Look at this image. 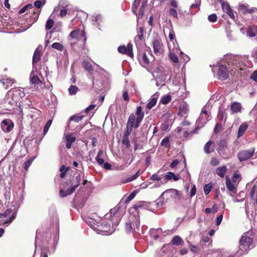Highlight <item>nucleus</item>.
Listing matches in <instances>:
<instances>
[{
  "instance_id": "obj_1",
  "label": "nucleus",
  "mask_w": 257,
  "mask_h": 257,
  "mask_svg": "<svg viewBox=\"0 0 257 257\" xmlns=\"http://www.w3.org/2000/svg\"><path fill=\"white\" fill-rule=\"evenodd\" d=\"M119 207H115L110 210L109 213L105 215L106 218L109 217V220H102L97 223V231L105 232V235L111 234L114 231L113 225L116 226L120 220V215H118Z\"/></svg>"
},
{
  "instance_id": "obj_2",
  "label": "nucleus",
  "mask_w": 257,
  "mask_h": 257,
  "mask_svg": "<svg viewBox=\"0 0 257 257\" xmlns=\"http://www.w3.org/2000/svg\"><path fill=\"white\" fill-rule=\"evenodd\" d=\"M224 60L228 65L229 71L235 73L238 70H242L243 67L246 65L247 58L245 56L229 54L224 56Z\"/></svg>"
},
{
  "instance_id": "obj_3",
  "label": "nucleus",
  "mask_w": 257,
  "mask_h": 257,
  "mask_svg": "<svg viewBox=\"0 0 257 257\" xmlns=\"http://www.w3.org/2000/svg\"><path fill=\"white\" fill-rule=\"evenodd\" d=\"M251 231H248L243 233L239 240V253L242 254L249 249L252 242V238L251 237Z\"/></svg>"
},
{
  "instance_id": "obj_4",
  "label": "nucleus",
  "mask_w": 257,
  "mask_h": 257,
  "mask_svg": "<svg viewBox=\"0 0 257 257\" xmlns=\"http://www.w3.org/2000/svg\"><path fill=\"white\" fill-rule=\"evenodd\" d=\"M169 197L178 199H181V198L178 190L174 189L166 190L162 193L160 197L158 199L160 203L162 202L160 204V206H162L164 203L167 202Z\"/></svg>"
},
{
  "instance_id": "obj_5",
  "label": "nucleus",
  "mask_w": 257,
  "mask_h": 257,
  "mask_svg": "<svg viewBox=\"0 0 257 257\" xmlns=\"http://www.w3.org/2000/svg\"><path fill=\"white\" fill-rule=\"evenodd\" d=\"M25 96L23 89L20 88H14L9 90L7 94L6 97H11L12 99L15 100L19 103H20L21 99Z\"/></svg>"
},
{
  "instance_id": "obj_6",
  "label": "nucleus",
  "mask_w": 257,
  "mask_h": 257,
  "mask_svg": "<svg viewBox=\"0 0 257 257\" xmlns=\"http://www.w3.org/2000/svg\"><path fill=\"white\" fill-rule=\"evenodd\" d=\"M153 205H157L158 207H159L160 206V202L158 201L157 202H154L151 203L145 201H140L136 204L134 205L132 209H134L135 210L144 209L152 210V206Z\"/></svg>"
},
{
  "instance_id": "obj_7",
  "label": "nucleus",
  "mask_w": 257,
  "mask_h": 257,
  "mask_svg": "<svg viewBox=\"0 0 257 257\" xmlns=\"http://www.w3.org/2000/svg\"><path fill=\"white\" fill-rule=\"evenodd\" d=\"M254 152L253 148L249 150H242L238 152L237 158L240 162L245 161L252 156Z\"/></svg>"
},
{
  "instance_id": "obj_8",
  "label": "nucleus",
  "mask_w": 257,
  "mask_h": 257,
  "mask_svg": "<svg viewBox=\"0 0 257 257\" xmlns=\"http://www.w3.org/2000/svg\"><path fill=\"white\" fill-rule=\"evenodd\" d=\"M5 101V107H6V109L11 111L18 107L20 110H21L20 103H19L15 100L12 99L11 97L6 96Z\"/></svg>"
},
{
  "instance_id": "obj_9",
  "label": "nucleus",
  "mask_w": 257,
  "mask_h": 257,
  "mask_svg": "<svg viewBox=\"0 0 257 257\" xmlns=\"http://www.w3.org/2000/svg\"><path fill=\"white\" fill-rule=\"evenodd\" d=\"M69 36L73 39H76L79 40L82 39V42L84 43H85L86 41V36L84 31H80L79 29L72 31Z\"/></svg>"
},
{
  "instance_id": "obj_10",
  "label": "nucleus",
  "mask_w": 257,
  "mask_h": 257,
  "mask_svg": "<svg viewBox=\"0 0 257 257\" xmlns=\"http://www.w3.org/2000/svg\"><path fill=\"white\" fill-rule=\"evenodd\" d=\"M218 78L220 80H226L228 77V68L224 65L219 64Z\"/></svg>"
},
{
  "instance_id": "obj_11",
  "label": "nucleus",
  "mask_w": 257,
  "mask_h": 257,
  "mask_svg": "<svg viewBox=\"0 0 257 257\" xmlns=\"http://www.w3.org/2000/svg\"><path fill=\"white\" fill-rule=\"evenodd\" d=\"M152 44L154 49V52L155 54L160 55L163 53L164 46L160 39H155L153 41Z\"/></svg>"
},
{
  "instance_id": "obj_12",
  "label": "nucleus",
  "mask_w": 257,
  "mask_h": 257,
  "mask_svg": "<svg viewBox=\"0 0 257 257\" xmlns=\"http://www.w3.org/2000/svg\"><path fill=\"white\" fill-rule=\"evenodd\" d=\"M17 215V211L15 210H13L12 209H7L6 212L4 213V216L5 217H9L7 220L5 221L4 222L1 223L0 224H6V223H9L13 221V220L15 219V218L16 217Z\"/></svg>"
},
{
  "instance_id": "obj_13",
  "label": "nucleus",
  "mask_w": 257,
  "mask_h": 257,
  "mask_svg": "<svg viewBox=\"0 0 257 257\" xmlns=\"http://www.w3.org/2000/svg\"><path fill=\"white\" fill-rule=\"evenodd\" d=\"M14 123L10 119H4L1 123V127L5 132H10L14 128Z\"/></svg>"
},
{
  "instance_id": "obj_14",
  "label": "nucleus",
  "mask_w": 257,
  "mask_h": 257,
  "mask_svg": "<svg viewBox=\"0 0 257 257\" xmlns=\"http://www.w3.org/2000/svg\"><path fill=\"white\" fill-rule=\"evenodd\" d=\"M83 118V115H81V116L76 115H72L70 117L69 121L67 125L68 129L70 131L75 130L77 128V127H76L75 126H72V121H74L75 122H79Z\"/></svg>"
},
{
  "instance_id": "obj_15",
  "label": "nucleus",
  "mask_w": 257,
  "mask_h": 257,
  "mask_svg": "<svg viewBox=\"0 0 257 257\" xmlns=\"http://www.w3.org/2000/svg\"><path fill=\"white\" fill-rule=\"evenodd\" d=\"M138 59L140 63L144 67L148 66L149 64V60L146 53L142 52L140 50L138 51Z\"/></svg>"
},
{
  "instance_id": "obj_16",
  "label": "nucleus",
  "mask_w": 257,
  "mask_h": 257,
  "mask_svg": "<svg viewBox=\"0 0 257 257\" xmlns=\"http://www.w3.org/2000/svg\"><path fill=\"white\" fill-rule=\"evenodd\" d=\"M239 11L243 14H245L246 13L252 14L256 12L257 9L255 8L248 9L247 6L245 5H240L239 6Z\"/></svg>"
},
{
  "instance_id": "obj_17",
  "label": "nucleus",
  "mask_w": 257,
  "mask_h": 257,
  "mask_svg": "<svg viewBox=\"0 0 257 257\" xmlns=\"http://www.w3.org/2000/svg\"><path fill=\"white\" fill-rule=\"evenodd\" d=\"M158 96L159 95L157 93H156L152 96V99L146 105V107L148 109H151L156 105Z\"/></svg>"
},
{
  "instance_id": "obj_18",
  "label": "nucleus",
  "mask_w": 257,
  "mask_h": 257,
  "mask_svg": "<svg viewBox=\"0 0 257 257\" xmlns=\"http://www.w3.org/2000/svg\"><path fill=\"white\" fill-rule=\"evenodd\" d=\"M30 82L33 84H42V81L40 80L37 75L33 71L31 72L30 76Z\"/></svg>"
},
{
  "instance_id": "obj_19",
  "label": "nucleus",
  "mask_w": 257,
  "mask_h": 257,
  "mask_svg": "<svg viewBox=\"0 0 257 257\" xmlns=\"http://www.w3.org/2000/svg\"><path fill=\"white\" fill-rule=\"evenodd\" d=\"M207 110L205 106L202 108L200 116L197 121L198 124H199V121H201L202 123H205L207 122V121L208 120V118L207 117L205 118L203 115H207Z\"/></svg>"
},
{
  "instance_id": "obj_20",
  "label": "nucleus",
  "mask_w": 257,
  "mask_h": 257,
  "mask_svg": "<svg viewBox=\"0 0 257 257\" xmlns=\"http://www.w3.org/2000/svg\"><path fill=\"white\" fill-rule=\"evenodd\" d=\"M226 186L227 188L233 193H236L237 189L235 185L232 183L230 180L226 177Z\"/></svg>"
},
{
  "instance_id": "obj_21",
  "label": "nucleus",
  "mask_w": 257,
  "mask_h": 257,
  "mask_svg": "<svg viewBox=\"0 0 257 257\" xmlns=\"http://www.w3.org/2000/svg\"><path fill=\"white\" fill-rule=\"evenodd\" d=\"M66 147L67 149H70L71 148L72 143L75 141L76 138L73 137L71 134H68L66 136Z\"/></svg>"
},
{
  "instance_id": "obj_22",
  "label": "nucleus",
  "mask_w": 257,
  "mask_h": 257,
  "mask_svg": "<svg viewBox=\"0 0 257 257\" xmlns=\"http://www.w3.org/2000/svg\"><path fill=\"white\" fill-rule=\"evenodd\" d=\"M188 107V105L185 102L181 104L179 108V111L178 113L179 115H180L181 116L185 117L187 113Z\"/></svg>"
},
{
  "instance_id": "obj_23",
  "label": "nucleus",
  "mask_w": 257,
  "mask_h": 257,
  "mask_svg": "<svg viewBox=\"0 0 257 257\" xmlns=\"http://www.w3.org/2000/svg\"><path fill=\"white\" fill-rule=\"evenodd\" d=\"M146 3H147V1L146 2H144L140 9H139V13L138 14H137V15H136L137 16V23L138 24L139 23V22L140 20H141L143 16H144V10H145V8L146 6Z\"/></svg>"
},
{
  "instance_id": "obj_24",
  "label": "nucleus",
  "mask_w": 257,
  "mask_h": 257,
  "mask_svg": "<svg viewBox=\"0 0 257 257\" xmlns=\"http://www.w3.org/2000/svg\"><path fill=\"white\" fill-rule=\"evenodd\" d=\"M241 108V104L237 102L232 103L230 106V109L233 113H237L240 111Z\"/></svg>"
},
{
  "instance_id": "obj_25",
  "label": "nucleus",
  "mask_w": 257,
  "mask_h": 257,
  "mask_svg": "<svg viewBox=\"0 0 257 257\" xmlns=\"http://www.w3.org/2000/svg\"><path fill=\"white\" fill-rule=\"evenodd\" d=\"M248 125L245 122L242 123L239 127L237 138H239L243 136L244 132L246 131L248 128Z\"/></svg>"
},
{
  "instance_id": "obj_26",
  "label": "nucleus",
  "mask_w": 257,
  "mask_h": 257,
  "mask_svg": "<svg viewBox=\"0 0 257 257\" xmlns=\"http://www.w3.org/2000/svg\"><path fill=\"white\" fill-rule=\"evenodd\" d=\"M227 169L226 167L225 166H223L221 167H218L216 169V173L218 176H219L221 178H223L227 171Z\"/></svg>"
},
{
  "instance_id": "obj_27",
  "label": "nucleus",
  "mask_w": 257,
  "mask_h": 257,
  "mask_svg": "<svg viewBox=\"0 0 257 257\" xmlns=\"http://www.w3.org/2000/svg\"><path fill=\"white\" fill-rule=\"evenodd\" d=\"M180 177L179 175H175L174 173L169 172L165 175V179L167 180L173 179L174 181H177L180 179Z\"/></svg>"
},
{
  "instance_id": "obj_28",
  "label": "nucleus",
  "mask_w": 257,
  "mask_h": 257,
  "mask_svg": "<svg viewBox=\"0 0 257 257\" xmlns=\"http://www.w3.org/2000/svg\"><path fill=\"white\" fill-rule=\"evenodd\" d=\"M136 117L134 113H132L130 115L127 121L126 127L132 128L134 127V122L135 121Z\"/></svg>"
},
{
  "instance_id": "obj_29",
  "label": "nucleus",
  "mask_w": 257,
  "mask_h": 257,
  "mask_svg": "<svg viewBox=\"0 0 257 257\" xmlns=\"http://www.w3.org/2000/svg\"><path fill=\"white\" fill-rule=\"evenodd\" d=\"M82 66L86 71H87L90 74H92L93 69L91 64L86 61H83Z\"/></svg>"
},
{
  "instance_id": "obj_30",
  "label": "nucleus",
  "mask_w": 257,
  "mask_h": 257,
  "mask_svg": "<svg viewBox=\"0 0 257 257\" xmlns=\"http://www.w3.org/2000/svg\"><path fill=\"white\" fill-rule=\"evenodd\" d=\"M41 56V51L38 49H36L35 51L33 57V65L37 63L40 59Z\"/></svg>"
},
{
  "instance_id": "obj_31",
  "label": "nucleus",
  "mask_w": 257,
  "mask_h": 257,
  "mask_svg": "<svg viewBox=\"0 0 257 257\" xmlns=\"http://www.w3.org/2000/svg\"><path fill=\"white\" fill-rule=\"evenodd\" d=\"M213 143H214V142L212 141H209L206 143V144L204 146V151L205 153L209 154L214 151L213 149H212L211 150H210L211 146Z\"/></svg>"
},
{
  "instance_id": "obj_32",
  "label": "nucleus",
  "mask_w": 257,
  "mask_h": 257,
  "mask_svg": "<svg viewBox=\"0 0 257 257\" xmlns=\"http://www.w3.org/2000/svg\"><path fill=\"white\" fill-rule=\"evenodd\" d=\"M14 83V80L11 78H4L3 83L6 88H8L10 86Z\"/></svg>"
},
{
  "instance_id": "obj_33",
  "label": "nucleus",
  "mask_w": 257,
  "mask_h": 257,
  "mask_svg": "<svg viewBox=\"0 0 257 257\" xmlns=\"http://www.w3.org/2000/svg\"><path fill=\"white\" fill-rule=\"evenodd\" d=\"M172 242L173 245H179L183 243V240L180 236L177 235L173 238Z\"/></svg>"
},
{
  "instance_id": "obj_34",
  "label": "nucleus",
  "mask_w": 257,
  "mask_h": 257,
  "mask_svg": "<svg viewBox=\"0 0 257 257\" xmlns=\"http://www.w3.org/2000/svg\"><path fill=\"white\" fill-rule=\"evenodd\" d=\"M136 114L137 116L136 118H140L141 119H143L144 117V112L142 111V108L141 106H138L137 107Z\"/></svg>"
},
{
  "instance_id": "obj_35",
  "label": "nucleus",
  "mask_w": 257,
  "mask_h": 257,
  "mask_svg": "<svg viewBox=\"0 0 257 257\" xmlns=\"http://www.w3.org/2000/svg\"><path fill=\"white\" fill-rule=\"evenodd\" d=\"M93 18H94L92 19L93 24L98 27L99 25V23L101 22L102 17L100 15H97L95 16H93Z\"/></svg>"
},
{
  "instance_id": "obj_36",
  "label": "nucleus",
  "mask_w": 257,
  "mask_h": 257,
  "mask_svg": "<svg viewBox=\"0 0 257 257\" xmlns=\"http://www.w3.org/2000/svg\"><path fill=\"white\" fill-rule=\"evenodd\" d=\"M141 0H135L132 8L133 13L137 15V10L139 6H140Z\"/></svg>"
},
{
  "instance_id": "obj_37",
  "label": "nucleus",
  "mask_w": 257,
  "mask_h": 257,
  "mask_svg": "<svg viewBox=\"0 0 257 257\" xmlns=\"http://www.w3.org/2000/svg\"><path fill=\"white\" fill-rule=\"evenodd\" d=\"M78 90V88L75 85H71L68 89L69 93L70 95H75Z\"/></svg>"
},
{
  "instance_id": "obj_38",
  "label": "nucleus",
  "mask_w": 257,
  "mask_h": 257,
  "mask_svg": "<svg viewBox=\"0 0 257 257\" xmlns=\"http://www.w3.org/2000/svg\"><path fill=\"white\" fill-rule=\"evenodd\" d=\"M86 222L91 228L97 231V228H98V227L96 225L98 222L92 220L87 221Z\"/></svg>"
},
{
  "instance_id": "obj_39",
  "label": "nucleus",
  "mask_w": 257,
  "mask_h": 257,
  "mask_svg": "<svg viewBox=\"0 0 257 257\" xmlns=\"http://www.w3.org/2000/svg\"><path fill=\"white\" fill-rule=\"evenodd\" d=\"M121 142L123 145L125 146L126 148L128 149L131 147V145H130V140L128 139V137L123 136Z\"/></svg>"
},
{
  "instance_id": "obj_40",
  "label": "nucleus",
  "mask_w": 257,
  "mask_h": 257,
  "mask_svg": "<svg viewBox=\"0 0 257 257\" xmlns=\"http://www.w3.org/2000/svg\"><path fill=\"white\" fill-rule=\"evenodd\" d=\"M81 176L79 174H78L77 176H76L74 179L73 180L72 184L77 185L78 187L81 182Z\"/></svg>"
},
{
  "instance_id": "obj_41",
  "label": "nucleus",
  "mask_w": 257,
  "mask_h": 257,
  "mask_svg": "<svg viewBox=\"0 0 257 257\" xmlns=\"http://www.w3.org/2000/svg\"><path fill=\"white\" fill-rule=\"evenodd\" d=\"M171 100V96L170 95H166L163 96L161 99V102L163 104H167Z\"/></svg>"
},
{
  "instance_id": "obj_42",
  "label": "nucleus",
  "mask_w": 257,
  "mask_h": 257,
  "mask_svg": "<svg viewBox=\"0 0 257 257\" xmlns=\"http://www.w3.org/2000/svg\"><path fill=\"white\" fill-rule=\"evenodd\" d=\"M212 189V185L210 184H206L204 186V192L206 195H208Z\"/></svg>"
},
{
  "instance_id": "obj_43",
  "label": "nucleus",
  "mask_w": 257,
  "mask_h": 257,
  "mask_svg": "<svg viewBox=\"0 0 257 257\" xmlns=\"http://www.w3.org/2000/svg\"><path fill=\"white\" fill-rule=\"evenodd\" d=\"M157 230L154 228H152L150 231V234L152 238L155 240H157L159 238V236L156 233Z\"/></svg>"
},
{
  "instance_id": "obj_44",
  "label": "nucleus",
  "mask_w": 257,
  "mask_h": 257,
  "mask_svg": "<svg viewBox=\"0 0 257 257\" xmlns=\"http://www.w3.org/2000/svg\"><path fill=\"white\" fill-rule=\"evenodd\" d=\"M127 55L129 56L131 58H133L134 54L133 52V45L132 44L129 43L127 44L126 47Z\"/></svg>"
},
{
  "instance_id": "obj_45",
  "label": "nucleus",
  "mask_w": 257,
  "mask_h": 257,
  "mask_svg": "<svg viewBox=\"0 0 257 257\" xmlns=\"http://www.w3.org/2000/svg\"><path fill=\"white\" fill-rule=\"evenodd\" d=\"M144 39V35H137V36L135 38V42L136 43V46L138 47L139 45L142 42L143 39Z\"/></svg>"
},
{
  "instance_id": "obj_46",
  "label": "nucleus",
  "mask_w": 257,
  "mask_h": 257,
  "mask_svg": "<svg viewBox=\"0 0 257 257\" xmlns=\"http://www.w3.org/2000/svg\"><path fill=\"white\" fill-rule=\"evenodd\" d=\"M52 120L49 119L47 121V123L45 125L44 127V130H43L44 135H46V133L48 132V131L49 129V127H50V126L52 124Z\"/></svg>"
},
{
  "instance_id": "obj_47",
  "label": "nucleus",
  "mask_w": 257,
  "mask_h": 257,
  "mask_svg": "<svg viewBox=\"0 0 257 257\" xmlns=\"http://www.w3.org/2000/svg\"><path fill=\"white\" fill-rule=\"evenodd\" d=\"M53 25L54 21L52 19L48 20L45 25L46 29L50 30L53 27Z\"/></svg>"
},
{
  "instance_id": "obj_48",
  "label": "nucleus",
  "mask_w": 257,
  "mask_h": 257,
  "mask_svg": "<svg viewBox=\"0 0 257 257\" xmlns=\"http://www.w3.org/2000/svg\"><path fill=\"white\" fill-rule=\"evenodd\" d=\"M52 47L54 49H57L59 51H62L63 48V45L61 44L58 42L54 43L52 45Z\"/></svg>"
},
{
  "instance_id": "obj_49",
  "label": "nucleus",
  "mask_w": 257,
  "mask_h": 257,
  "mask_svg": "<svg viewBox=\"0 0 257 257\" xmlns=\"http://www.w3.org/2000/svg\"><path fill=\"white\" fill-rule=\"evenodd\" d=\"M117 51L121 54H126L127 55L126 47L124 46H120L117 48Z\"/></svg>"
},
{
  "instance_id": "obj_50",
  "label": "nucleus",
  "mask_w": 257,
  "mask_h": 257,
  "mask_svg": "<svg viewBox=\"0 0 257 257\" xmlns=\"http://www.w3.org/2000/svg\"><path fill=\"white\" fill-rule=\"evenodd\" d=\"M221 7L223 11L225 13H226L231 9L229 4L225 2L221 3Z\"/></svg>"
},
{
  "instance_id": "obj_51",
  "label": "nucleus",
  "mask_w": 257,
  "mask_h": 257,
  "mask_svg": "<svg viewBox=\"0 0 257 257\" xmlns=\"http://www.w3.org/2000/svg\"><path fill=\"white\" fill-rule=\"evenodd\" d=\"M139 171H138L135 175L130 177H128L126 181H125V183L126 182H132L133 181H134V180H135L136 179H137L138 176H139Z\"/></svg>"
},
{
  "instance_id": "obj_52",
  "label": "nucleus",
  "mask_w": 257,
  "mask_h": 257,
  "mask_svg": "<svg viewBox=\"0 0 257 257\" xmlns=\"http://www.w3.org/2000/svg\"><path fill=\"white\" fill-rule=\"evenodd\" d=\"M161 144L162 146L168 148L169 146V139L168 137L164 138L161 141Z\"/></svg>"
},
{
  "instance_id": "obj_53",
  "label": "nucleus",
  "mask_w": 257,
  "mask_h": 257,
  "mask_svg": "<svg viewBox=\"0 0 257 257\" xmlns=\"http://www.w3.org/2000/svg\"><path fill=\"white\" fill-rule=\"evenodd\" d=\"M246 34L250 37H253L255 36V33L254 31L251 28L249 27L246 31Z\"/></svg>"
},
{
  "instance_id": "obj_54",
  "label": "nucleus",
  "mask_w": 257,
  "mask_h": 257,
  "mask_svg": "<svg viewBox=\"0 0 257 257\" xmlns=\"http://www.w3.org/2000/svg\"><path fill=\"white\" fill-rule=\"evenodd\" d=\"M33 160H34V159L30 158L25 162V164H24V169L26 171H27L28 168L30 167V166L32 164Z\"/></svg>"
},
{
  "instance_id": "obj_55",
  "label": "nucleus",
  "mask_w": 257,
  "mask_h": 257,
  "mask_svg": "<svg viewBox=\"0 0 257 257\" xmlns=\"http://www.w3.org/2000/svg\"><path fill=\"white\" fill-rule=\"evenodd\" d=\"M220 163L219 161L215 157H213L211 158L210 161V164L213 166H216L218 165Z\"/></svg>"
},
{
  "instance_id": "obj_56",
  "label": "nucleus",
  "mask_w": 257,
  "mask_h": 257,
  "mask_svg": "<svg viewBox=\"0 0 257 257\" xmlns=\"http://www.w3.org/2000/svg\"><path fill=\"white\" fill-rule=\"evenodd\" d=\"M217 19V16L215 14H212L210 15L208 17V20L210 22H215L216 21Z\"/></svg>"
},
{
  "instance_id": "obj_57",
  "label": "nucleus",
  "mask_w": 257,
  "mask_h": 257,
  "mask_svg": "<svg viewBox=\"0 0 257 257\" xmlns=\"http://www.w3.org/2000/svg\"><path fill=\"white\" fill-rule=\"evenodd\" d=\"M199 124H198L196 127V128L195 130H194L193 131H191V132H189L188 131H186L185 132L184 134V137L186 138H187L188 137V136L189 135H190V134H192V133H197L196 131L197 130L199 129Z\"/></svg>"
},
{
  "instance_id": "obj_58",
  "label": "nucleus",
  "mask_w": 257,
  "mask_h": 257,
  "mask_svg": "<svg viewBox=\"0 0 257 257\" xmlns=\"http://www.w3.org/2000/svg\"><path fill=\"white\" fill-rule=\"evenodd\" d=\"M77 187H78L77 185H73V186L71 187L68 188L67 190V194L69 195L72 194L75 191Z\"/></svg>"
},
{
  "instance_id": "obj_59",
  "label": "nucleus",
  "mask_w": 257,
  "mask_h": 257,
  "mask_svg": "<svg viewBox=\"0 0 257 257\" xmlns=\"http://www.w3.org/2000/svg\"><path fill=\"white\" fill-rule=\"evenodd\" d=\"M132 130H133L132 128L126 127V128H125V130L124 132V134H123V137H128L129 136L131 135V133L132 132Z\"/></svg>"
},
{
  "instance_id": "obj_60",
  "label": "nucleus",
  "mask_w": 257,
  "mask_h": 257,
  "mask_svg": "<svg viewBox=\"0 0 257 257\" xmlns=\"http://www.w3.org/2000/svg\"><path fill=\"white\" fill-rule=\"evenodd\" d=\"M132 226L131 222H126L125 225V229L127 233H130L132 231Z\"/></svg>"
},
{
  "instance_id": "obj_61",
  "label": "nucleus",
  "mask_w": 257,
  "mask_h": 257,
  "mask_svg": "<svg viewBox=\"0 0 257 257\" xmlns=\"http://www.w3.org/2000/svg\"><path fill=\"white\" fill-rule=\"evenodd\" d=\"M170 58L174 63H177L178 62V57L174 54L171 53L170 54Z\"/></svg>"
},
{
  "instance_id": "obj_62",
  "label": "nucleus",
  "mask_w": 257,
  "mask_h": 257,
  "mask_svg": "<svg viewBox=\"0 0 257 257\" xmlns=\"http://www.w3.org/2000/svg\"><path fill=\"white\" fill-rule=\"evenodd\" d=\"M150 180L153 181H160L161 178L157 174H154L151 176Z\"/></svg>"
},
{
  "instance_id": "obj_63",
  "label": "nucleus",
  "mask_w": 257,
  "mask_h": 257,
  "mask_svg": "<svg viewBox=\"0 0 257 257\" xmlns=\"http://www.w3.org/2000/svg\"><path fill=\"white\" fill-rule=\"evenodd\" d=\"M169 13L171 16H172L174 18H178L177 13L174 9H170L169 11Z\"/></svg>"
},
{
  "instance_id": "obj_64",
  "label": "nucleus",
  "mask_w": 257,
  "mask_h": 257,
  "mask_svg": "<svg viewBox=\"0 0 257 257\" xmlns=\"http://www.w3.org/2000/svg\"><path fill=\"white\" fill-rule=\"evenodd\" d=\"M250 78L257 82V70L254 71L250 76Z\"/></svg>"
}]
</instances>
